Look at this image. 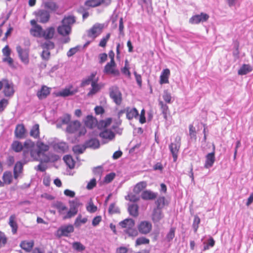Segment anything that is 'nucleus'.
Here are the masks:
<instances>
[{
  "label": "nucleus",
  "mask_w": 253,
  "mask_h": 253,
  "mask_svg": "<svg viewBox=\"0 0 253 253\" xmlns=\"http://www.w3.org/2000/svg\"><path fill=\"white\" fill-rule=\"evenodd\" d=\"M32 27L30 30V34L34 37L43 38L45 40L52 39L55 35V29L52 26L48 27L43 29L42 27L37 23L33 19L30 21Z\"/></svg>",
  "instance_id": "1"
},
{
  "label": "nucleus",
  "mask_w": 253,
  "mask_h": 253,
  "mask_svg": "<svg viewBox=\"0 0 253 253\" xmlns=\"http://www.w3.org/2000/svg\"><path fill=\"white\" fill-rule=\"evenodd\" d=\"M76 21V17L74 15L65 16L61 21L62 25L57 27L58 34L62 36H68L71 32L72 25Z\"/></svg>",
  "instance_id": "2"
},
{
  "label": "nucleus",
  "mask_w": 253,
  "mask_h": 253,
  "mask_svg": "<svg viewBox=\"0 0 253 253\" xmlns=\"http://www.w3.org/2000/svg\"><path fill=\"white\" fill-rule=\"evenodd\" d=\"M70 209L66 214L63 216V219L70 218L76 215L78 212V208L82 205L78 199L69 201Z\"/></svg>",
  "instance_id": "3"
},
{
  "label": "nucleus",
  "mask_w": 253,
  "mask_h": 253,
  "mask_svg": "<svg viewBox=\"0 0 253 253\" xmlns=\"http://www.w3.org/2000/svg\"><path fill=\"white\" fill-rule=\"evenodd\" d=\"M109 95L117 105H120L123 101L122 94L117 86H113L109 88Z\"/></svg>",
  "instance_id": "4"
},
{
  "label": "nucleus",
  "mask_w": 253,
  "mask_h": 253,
  "mask_svg": "<svg viewBox=\"0 0 253 253\" xmlns=\"http://www.w3.org/2000/svg\"><path fill=\"white\" fill-rule=\"evenodd\" d=\"M180 147V138L179 137H177L174 142L171 143L169 145V149L172 154L174 162L177 161Z\"/></svg>",
  "instance_id": "5"
},
{
  "label": "nucleus",
  "mask_w": 253,
  "mask_h": 253,
  "mask_svg": "<svg viewBox=\"0 0 253 253\" xmlns=\"http://www.w3.org/2000/svg\"><path fill=\"white\" fill-rule=\"evenodd\" d=\"M74 231V228L72 224L63 225L58 229L56 233V236L58 238L62 236L68 237Z\"/></svg>",
  "instance_id": "6"
},
{
  "label": "nucleus",
  "mask_w": 253,
  "mask_h": 253,
  "mask_svg": "<svg viewBox=\"0 0 253 253\" xmlns=\"http://www.w3.org/2000/svg\"><path fill=\"white\" fill-rule=\"evenodd\" d=\"M104 26L100 23L95 24L88 31L87 36L88 37L93 39L96 38L102 32Z\"/></svg>",
  "instance_id": "7"
},
{
  "label": "nucleus",
  "mask_w": 253,
  "mask_h": 253,
  "mask_svg": "<svg viewBox=\"0 0 253 253\" xmlns=\"http://www.w3.org/2000/svg\"><path fill=\"white\" fill-rule=\"evenodd\" d=\"M116 64L115 62H111L107 63L104 68V73L106 74H111L114 76H119L120 72L116 68Z\"/></svg>",
  "instance_id": "8"
},
{
  "label": "nucleus",
  "mask_w": 253,
  "mask_h": 253,
  "mask_svg": "<svg viewBox=\"0 0 253 253\" xmlns=\"http://www.w3.org/2000/svg\"><path fill=\"white\" fill-rule=\"evenodd\" d=\"M209 16L206 13H201L200 14L195 15L189 19V22L192 24H198L200 22L207 21Z\"/></svg>",
  "instance_id": "9"
},
{
  "label": "nucleus",
  "mask_w": 253,
  "mask_h": 253,
  "mask_svg": "<svg viewBox=\"0 0 253 253\" xmlns=\"http://www.w3.org/2000/svg\"><path fill=\"white\" fill-rule=\"evenodd\" d=\"M16 50L21 61L27 65L29 63V50L22 49L20 46L16 47Z\"/></svg>",
  "instance_id": "10"
},
{
  "label": "nucleus",
  "mask_w": 253,
  "mask_h": 253,
  "mask_svg": "<svg viewBox=\"0 0 253 253\" xmlns=\"http://www.w3.org/2000/svg\"><path fill=\"white\" fill-rule=\"evenodd\" d=\"M152 224L147 221H141L138 226L139 232L142 234H147L152 230Z\"/></svg>",
  "instance_id": "11"
},
{
  "label": "nucleus",
  "mask_w": 253,
  "mask_h": 253,
  "mask_svg": "<svg viewBox=\"0 0 253 253\" xmlns=\"http://www.w3.org/2000/svg\"><path fill=\"white\" fill-rule=\"evenodd\" d=\"M35 147V143L30 140H27L24 143L23 155L24 159H27L32 149Z\"/></svg>",
  "instance_id": "12"
},
{
  "label": "nucleus",
  "mask_w": 253,
  "mask_h": 253,
  "mask_svg": "<svg viewBox=\"0 0 253 253\" xmlns=\"http://www.w3.org/2000/svg\"><path fill=\"white\" fill-rule=\"evenodd\" d=\"M215 146L213 144V151L208 154L206 156L205 168L209 169L211 167L215 162Z\"/></svg>",
  "instance_id": "13"
},
{
  "label": "nucleus",
  "mask_w": 253,
  "mask_h": 253,
  "mask_svg": "<svg viewBox=\"0 0 253 253\" xmlns=\"http://www.w3.org/2000/svg\"><path fill=\"white\" fill-rule=\"evenodd\" d=\"M3 91L6 96H12L14 92L13 84L9 83L7 80L4 81Z\"/></svg>",
  "instance_id": "14"
},
{
  "label": "nucleus",
  "mask_w": 253,
  "mask_h": 253,
  "mask_svg": "<svg viewBox=\"0 0 253 253\" xmlns=\"http://www.w3.org/2000/svg\"><path fill=\"white\" fill-rule=\"evenodd\" d=\"M26 129L23 124H18L16 126L14 134L16 137L23 138L25 137Z\"/></svg>",
  "instance_id": "15"
},
{
  "label": "nucleus",
  "mask_w": 253,
  "mask_h": 253,
  "mask_svg": "<svg viewBox=\"0 0 253 253\" xmlns=\"http://www.w3.org/2000/svg\"><path fill=\"white\" fill-rule=\"evenodd\" d=\"M34 246V241L33 240L27 241L24 240L21 242L20 247L25 252L29 253L31 251Z\"/></svg>",
  "instance_id": "16"
},
{
  "label": "nucleus",
  "mask_w": 253,
  "mask_h": 253,
  "mask_svg": "<svg viewBox=\"0 0 253 253\" xmlns=\"http://www.w3.org/2000/svg\"><path fill=\"white\" fill-rule=\"evenodd\" d=\"M84 123L86 127L92 128L96 126L97 121L93 116L87 115L85 118Z\"/></svg>",
  "instance_id": "17"
},
{
  "label": "nucleus",
  "mask_w": 253,
  "mask_h": 253,
  "mask_svg": "<svg viewBox=\"0 0 253 253\" xmlns=\"http://www.w3.org/2000/svg\"><path fill=\"white\" fill-rule=\"evenodd\" d=\"M50 88L43 85L41 89L37 92V95L39 99H42L45 98L50 94Z\"/></svg>",
  "instance_id": "18"
},
{
  "label": "nucleus",
  "mask_w": 253,
  "mask_h": 253,
  "mask_svg": "<svg viewBox=\"0 0 253 253\" xmlns=\"http://www.w3.org/2000/svg\"><path fill=\"white\" fill-rule=\"evenodd\" d=\"M170 74V70L169 69H165L163 70L160 77L159 83L161 84L169 83V79Z\"/></svg>",
  "instance_id": "19"
},
{
  "label": "nucleus",
  "mask_w": 253,
  "mask_h": 253,
  "mask_svg": "<svg viewBox=\"0 0 253 253\" xmlns=\"http://www.w3.org/2000/svg\"><path fill=\"white\" fill-rule=\"evenodd\" d=\"M39 22L42 23L47 22L50 18V15L46 11L40 10L37 14Z\"/></svg>",
  "instance_id": "20"
},
{
  "label": "nucleus",
  "mask_w": 253,
  "mask_h": 253,
  "mask_svg": "<svg viewBox=\"0 0 253 253\" xmlns=\"http://www.w3.org/2000/svg\"><path fill=\"white\" fill-rule=\"evenodd\" d=\"M16 215L12 214L10 216L9 218L8 224L12 229V233L13 234H16L18 230V224L15 220Z\"/></svg>",
  "instance_id": "21"
},
{
  "label": "nucleus",
  "mask_w": 253,
  "mask_h": 253,
  "mask_svg": "<svg viewBox=\"0 0 253 253\" xmlns=\"http://www.w3.org/2000/svg\"><path fill=\"white\" fill-rule=\"evenodd\" d=\"M157 194L150 190H145L141 194V198L145 200H152L156 198Z\"/></svg>",
  "instance_id": "22"
},
{
  "label": "nucleus",
  "mask_w": 253,
  "mask_h": 253,
  "mask_svg": "<svg viewBox=\"0 0 253 253\" xmlns=\"http://www.w3.org/2000/svg\"><path fill=\"white\" fill-rule=\"evenodd\" d=\"M99 136L103 139L111 140L115 137V134L112 130L105 129L99 133Z\"/></svg>",
  "instance_id": "23"
},
{
  "label": "nucleus",
  "mask_w": 253,
  "mask_h": 253,
  "mask_svg": "<svg viewBox=\"0 0 253 253\" xmlns=\"http://www.w3.org/2000/svg\"><path fill=\"white\" fill-rule=\"evenodd\" d=\"M23 169V164L19 161L17 162L13 169V174L15 179H17L20 174L22 172Z\"/></svg>",
  "instance_id": "24"
},
{
  "label": "nucleus",
  "mask_w": 253,
  "mask_h": 253,
  "mask_svg": "<svg viewBox=\"0 0 253 253\" xmlns=\"http://www.w3.org/2000/svg\"><path fill=\"white\" fill-rule=\"evenodd\" d=\"M81 124L78 121H75L70 123L66 128L67 131L69 133H74L80 127Z\"/></svg>",
  "instance_id": "25"
},
{
  "label": "nucleus",
  "mask_w": 253,
  "mask_h": 253,
  "mask_svg": "<svg viewBox=\"0 0 253 253\" xmlns=\"http://www.w3.org/2000/svg\"><path fill=\"white\" fill-rule=\"evenodd\" d=\"M73 88L72 85H70L68 88H65L60 91L58 93L61 96L66 97L70 95H72L78 92V89H76L72 90L71 89Z\"/></svg>",
  "instance_id": "26"
},
{
  "label": "nucleus",
  "mask_w": 253,
  "mask_h": 253,
  "mask_svg": "<svg viewBox=\"0 0 253 253\" xmlns=\"http://www.w3.org/2000/svg\"><path fill=\"white\" fill-rule=\"evenodd\" d=\"M163 217L162 210L155 208L152 216V219L154 222H159Z\"/></svg>",
  "instance_id": "27"
},
{
  "label": "nucleus",
  "mask_w": 253,
  "mask_h": 253,
  "mask_svg": "<svg viewBox=\"0 0 253 253\" xmlns=\"http://www.w3.org/2000/svg\"><path fill=\"white\" fill-rule=\"evenodd\" d=\"M138 116V111L135 108H133L130 109L129 107L126 108V118L129 120H132L134 118H136Z\"/></svg>",
  "instance_id": "28"
},
{
  "label": "nucleus",
  "mask_w": 253,
  "mask_h": 253,
  "mask_svg": "<svg viewBox=\"0 0 253 253\" xmlns=\"http://www.w3.org/2000/svg\"><path fill=\"white\" fill-rule=\"evenodd\" d=\"M84 145L85 147L97 149L100 146V142L98 139L96 138H92L86 141Z\"/></svg>",
  "instance_id": "29"
},
{
  "label": "nucleus",
  "mask_w": 253,
  "mask_h": 253,
  "mask_svg": "<svg viewBox=\"0 0 253 253\" xmlns=\"http://www.w3.org/2000/svg\"><path fill=\"white\" fill-rule=\"evenodd\" d=\"M98 80L94 81L91 83V88L87 93L88 96H92L97 92H98L100 89V87L97 84Z\"/></svg>",
  "instance_id": "30"
},
{
  "label": "nucleus",
  "mask_w": 253,
  "mask_h": 253,
  "mask_svg": "<svg viewBox=\"0 0 253 253\" xmlns=\"http://www.w3.org/2000/svg\"><path fill=\"white\" fill-rule=\"evenodd\" d=\"M120 225L122 228L129 229L134 226V221L132 219L127 218L120 222Z\"/></svg>",
  "instance_id": "31"
},
{
  "label": "nucleus",
  "mask_w": 253,
  "mask_h": 253,
  "mask_svg": "<svg viewBox=\"0 0 253 253\" xmlns=\"http://www.w3.org/2000/svg\"><path fill=\"white\" fill-rule=\"evenodd\" d=\"M54 207L56 208L58 213L60 214H65V212L67 211V207L62 202H56L54 205Z\"/></svg>",
  "instance_id": "32"
},
{
  "label": "nucleus",
  "mask_w": 253,
  "mask_h": 253,
  "mask_svg": "<svg viewBox=\"0 0 253 253\" xmlns=\"http://www.w3.org/2000/svg\"><path fill=\"white\" fill-rule=\"evenodd\" d=\"M147 183L146 181H140L135 185L133 188V192L136 194H139L147 187Z\"/></svg>",
  "instance_id": "33"
},
{
  "label": "nucleus",
  "mask_w": 253,
  "mask_h": 253,
  "mask_svg": "<svg viewBox=\"0 0 253 253\" xmlns=\"http://www.w3.org/2000/svg\"><path fill=\"white\" fill-rule=\"evenodd\" d=\"M96 73H92L91 75L87 77V78L82 81L81 84V86L83 87L85 85H89L90 84H91L92 82L96 81L97 79H95Z\"/></svg>",
  "instance_id": "34"
},
{
  "label": "nucleus",
  "mask_w": 253,
  "mask_h": 253,
  "mask_svg": "<svg viewBox=\"0 0 253 253\" xmlns=\"http://www.w3.org/2000/svg\"><path fill=\"white\" fill-rule=\"evenodd\" d=\"M36 145L39 153H40L41 155L43 154L44 153L47 151L49 149L48 145L43 143L41 141H37Z\"/></svg>",
  "instance_id": "35"
},
{
  "label": "nucleus",
  "mask_w": 253,
  "mask_h": 253,
  "mask_svg": "<svg viewBox=\"0 0 253 253\" xmlns=\"http://www.w3.org/2000/svg\"><path fill=\"white\" fill-rule=\"evenodd\" d=\"M2 180L3 185L5 184H10L12 181V175L10 171H5L2 175Z\"/></svg>",
  "instance_id": "36"
},
{
  "label": "nucleus",
  "mask_w": 253,
  "mask_h": 253,
  "mask_svg": "<svg viewBox=\"0 0 253 253\" xmlns=\"http://www.w3.org/2000/svg\"><path fill=\"white\" fill-rule=\"evenodd\" d=\"M39 124L34 125L30 132V135L34 138H38L40 136V128Z\"/></svg>",
  "instance_id": "37"
},
{
  "label": "nucleus",
  "mask_w": 253,
  "mask_h": 253,
  "mask_svg": "<svg viewBox=\"0 0 253 253\" xmlns=\"http://www.w3.org/2000/svg\"><path fill=\"white\" fill-rule=\"evenodd\" d=\"M138 205L132 204L129 206L128 211L131 216L137 217L138 215Z\"/></svg>",
  "instance_id": "38"
},
{
  "label": "nucleus",
  "mask_w": 253,
  "mask_h": 253,
  "mask_svg": "<svg viewBox=\"0 0 253 253\" xmlns=\"http://www.w3.org/2000/svg\"><path fill=\"white\" fill-rule=\"evenodd\" d=\"M252 71V67L249 64H244L238 70V73L240 75H244Z\"/></svg>",
  "instance_id": "39"
},
{
  "label": "nucleus",
  "mask_w": 253,
  "mask_h": 253,
  "mask_svg": "<svg viewBox=\"0 0 253 253\" xmlns=\"http://www.w3.org/2000/svg\"><path fill=\"white\" fill-rule=\"evenodd\" d=\"M63 160L70 169H73L75 167V162L72 156L70 155H66L64 157Z\"/></svg>",
  "instance_id": "40"
},
{
  "label": "nucleus",
  "mask_w": 253,
  "mask_h": 253,
  "mask_svg": "<svg viewBox=\"0 0 253 253\" xmlns=\"http://www.w3.org/2000/svg\"><path fill=\"white\" fill-rule=\"evenodd\" d=\"M11 148L15 152H20L23 150V145L20 141H14L11 144Z\"/></svg>",
  "instance_id": "41"
},
{
  "label": "nucleus",
  "mask_w": 253,
  "mask_h": 253,
  "mask_svg": "<svg viewBox=\"0 0 253 253\" xmlns=\"http://www.w3.org/2000/svg\"><path fill=\"white\" fill-rule=\"evenodd\" d=\"M41 47L42 49L50 50L53 49L55 47V45L53 42L50 40H46V42L41 43Z\"/></svg>",
  "instance_id": "42"
},
{
  "label": "nucleus",
  "mask_w": 253,
  "mask_h": 253,
  "mask_svg": "<svg viewBox=\"0 0 253 253\" xmlns=\"http://www.w3.org/2000/svg\"><path fill=\"white\" fill-rule=\"evenodd\" d=\"M156 209L162 210L166 205V199L164 197H160L155 202Z\"/></svg>",
  "instance_id": "43"
},
{
  "label": "nucleus",
  "mask_w": 253,
  "mask_h": 253,
  "mask_svg": "<svg viewBox=\"0 0 253 253\" xmlns=\"http://www.w3.org/2000/svg\"><path fill=\"white\" fill-rule=\"evenodd\" d=\"M86 209L87 211L90 213L95 212L97 210V206L94 205L92 199H90L89 202L88 203Z\"/></svg>",
  "instance_id": "44"
},
{
  "label": "nucleus",
  "mask_w": 253,
  "mask_h": 253,
  "mask_svg": "<svg viewBox=\"0 0 253 253\" xmlns=\"http://www.w3.org/2000/svg\"><path fill=\"white\" fill-rule=\"evenodd\" d=\"M87 221V218L86 217H82V215L81 214L79 215L76 220L75 221L74 224L76 227H79L81 226L82 224L85 223Z\"/></svg>",
  "instance_id": "45"
},
{
  "label": "nucleus",
  "mask_w": 253,
  "mask_h": 253,
  "mask_svg": "<svg viewBox=\"0 0 253 253\" xmlns=\"http://www.w3.org/2000/svg\"><path fill=\"white\" fill-rule=\"evenodd\" d=\"M103 171V169L101 166H98L95 167L93 169V172L94 175L98 178L99 179H101L102 173Z\"/></svg>",
  "instance_id": "46"
},
{
  "label": "nucleus",
  "mask_w": 253,
  "mask_h": 253,
  "mask_svg": "<svg viewBox=\"0 0 253 253\" xmlns=\"http://www.w3.org/2000/svg\"><path fill=\"white\" fill-rule=\"evenodd\" d=\"M104 1H85L84 5L88 8L94 7L100 5Z\"/></svg>",
  "instance_id": "47"
},
{
  "label": "nucleus",
  "mask_w": 253,
  "mask_h": 253,
  "mask_svg": "<svg viewBox=\"0 0 253 253\" xmlns=\"http://www.w3.org/2000/svg\"><path fill=\"white\" fill-rule=\"evenodd\" d=\"M150 243L149 239L141 237L138 238L135 241V246H140L143 244H149Z\"/></svg>",
  "instance_id": "48"
},
{
  "label": "nucleus",
  "mask_w": 253,
  "mask_h": 253,
  "mask_svg": "<svg viewBox=\"0 0 253 253\" xmlns=\"http://www.w3.org/2000/svg\"><path fill=\"white\" fill-rule=\"evenodd\" d=\"M175 227L170 228L169 232L168 233L166 237V239L168 242H170L175 237Z\"/></svg>",
  "instance_id": "49"
},
{
  "label": "nucleus",
  "mask_w": 253,
  "mask_h": 253,
  "mask_svg": "<svg viewBox=\"0 0 253 253\" xmlns=\"http://www.w3.org/2000/svg\"><path fill=\"white\" fill-rule=\"evenodd\" d=\"M7 238L4 232L0 231V248L4 247L7 243Z\"/></svg>",
  "instance_id": "50"
},
{
  "label": "nucleus",
  "mask_w": 253,
  "mask_h": 253,
  "mask_svg": "<svg viewBox=\"0 0 253 253\" xmlns=\"http://www.w3.org/2000/svg\"><path fill=\"white\" fill-rule=\"evenodd\" d=\"M73 248L77 251L82 252L85 250V247L80 242H75L72 244Z\"/></svg>",
  "instance_id": "51"
},
{
  "label": "nucleus",
  "mask_w": 253,
  "mask_h": 253,
  "mask_svg": "<svg viewBox=\"0 0 253 253\" xmlns=\"http://www.w3.org/2000/svg\"><path fill=\"white\" fill-rule=\"evenodd\" d=\"M44 6L46 8L50 10H55L57 8L56 3L53 1H47L44 3Z\"/></svg>",
  "instance_id": "52"
},
{
  "label": "nucleus",
  "mask_w": 253,
  "mask_h": 253,
  "mask_svg": "<svg viewBox=\"0 0 253 253\" xmlns=\"http://www.w3.org/2000/svg\"><path fill=\"white\" fill-rule=\"evenodd\" d=\"M110 36V33H108L105 37H103L100 41L99 46L102 47H105L106 46L107 42L109 41Z\"/></svg>",
  "instance_id": "53"
},
{
  "label": "nucleus",
  "mask_w": 253,
  "mask_h": 253,
  "mask_svg": "<svg viewBox=\"0 0 253 253\" xmlns=\"http://www.w3.org/2000/svg\"><path fill=\"white\" fill-rule=\"evenodd\" d=\"M85 148V146L84 147L83 146L77 145L73 147V151L74 152V153L76 154H81L84 152Z\"/></svg>",
  "instance_id": "54"
},
{
  "label": "nucleus",
  "mask_w": 253,
  "mask_h": 253,
  "mask_svg": "<svg viewBox=\"0 0 253 253\" xmlns=\"http://www.w3.org/2000/svg\"><path fill=\"white\" fill-rule=\"evenodd\" d=\"M108 212L110 214H113L120 213V211L119 209L116 206L115 204L112 203L109 206Z\"/></svg>",
  "instance_id": "55"
},
{
  "label": "nucleus",
  "mask_w": 253,
  "mask_h": 253,
  "mask_svg": "<svg viewBox=\"0 0 253 253\" xmlns=\"http://www.w3.org/2000/svg\"><path fill=\"white\" fill-rule=\"evenodd\" d=\"M200 223V218L199 217L196 215L194 216V220L192 224L193 228L194 230V232L196 233L199 228V224Z\"/></svg>",
  "instance_id": "56"
},
{
  "label": "nucleus",
  "mask_w": 253,
  "mask_h": 253,
  "mask_svg": "<svg viewBox=\"0 0 253 253\" xmlns=\"http://www.w3.org/2000/svg\"><path fill=\"white\" fill-rule=\"evenodd\" d=\"M31 157L34 160H38L39 158L41 156V154L39 153L38 150H35V147L32 149L31 153L29 154Z\"/></svg>",
  "instance_id": "57"
},
{
  "label": "nucleus",
  "mask_w": 253,
  "mask_h": 253,
  "mask_svg": "<svg viewBox=\"0 0 253 253\" xmlns=\"http://www.w3.org/2000/svg\"><path fill=\"white\" fill-rule=\"evenodd\" d=\"M112 123V119L109 118L105 120L100 121L99 126L104 128L108 126Z\"/></svg>",
  "instance_id": "58"
},
{
  "label": "nucleus",
  "mask_w": 253,
  "mask_h": 253,
  "mask_svg": "<svg viewBox=\"0 0 253 253\" xmlns=\"http://www.w3.org/2000/svg\"><path fill=\"white\" fill-rule=\"evenodd\" d=\"M159 105L161 106L162 112L165 115V117L167 116V114L169 111V107L167 105L164 103L162 101H159Z\"/></svg>",
  "instance_id": "59"
},
{
  "label": "nucleus",
  "mask_w": 253,
  "mask_h": 253,
  "mask_svg": "<svg viewBox=\"0 0 253 253\" xmlns=\"http://www.w3.org/2000/svg\"><path fill=\"white\" fill-rule=\"evenodd\" d=\"M115 177V173L112 172L107 174L104 178V182L108 183L111 182Z\"/></svg>",
  "instance_id": "60"
},
{
  "label": "nucleus",
  "mask_w": 253,
  "mask_h": 253,
  "mask_svg": "<svg viewBox=\"0 0 253 253\" xmlns=\"http://www.w3.org/2000/svg\"><path fill=\"white\" fill-rule=\"evenodd\" d=\"M163 98L166 103H170L171 100V96L170 93L167 91L164 92V95H163Z\"/></svg>",
  "instance_id": "61"
},
{
  "label": "nucleus",
  "mask_w": 253,
  "mask_h": 253,
  "mask_svg": "<svg viewBox=\"0 0 253 253\" xmlns=\"http://www.w3.org/2000/svg\"><path fill=\"white\" fill-rule=\"evenodd\" d=\"M189 135L191 138H194V139L196 138V132L195 130V127L193 125H189Z\"/></svg>",
  "instance_id": "62"
},
{
  "label": "nucleus",
  "mask_w": 253,
  "mask_h": 253,
  "mask_svg": "<svg viewBox=\"0 0 253 253\" xmlns=\"http://www.w3.org/2000/svg\"><path fill=\"white\" fill-rule=\"evenodd\" d=\"M96 185V180L95 178L91 179L90 181L87 183L86 189L88 190L92 189Z\"/></svg>",
  "instance_id": "63"
},
{
  "label": "nucleus",
  "mask_w": 253,
  "mask_h": 253,
  "mask_svg": "<svg viewBox=\"0 0 253 253\" xmlns=\"http://www.w3.org/2000/svg\"><path fill=\"white\" fill-rule=\"evenodd\" d=\"M50 52L49 50L43 49L41 56L43 60H48L50 58Z\"/></svg>",
  "instance_id": "64"
}]
</instances>
